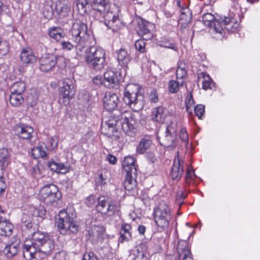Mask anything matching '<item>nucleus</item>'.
Listing matches in <instances>:
<instances>
[{
    "label": "nucleus",
    "mask_w": 260,
    "mask_h": 260,
    "mask_svg": "<svg viewBox=\"0 0 260 260\" xmlns=\"http://www.w3.org/2000/svg\"><path fill=\"white\" fill-rule=\"evenodd\" d=\"M72 39L76 44V54L79 56L85 55L87 64L95 70H101L105 66V52L101 48L90 46L93 37L87 30L84 23H75L71 30Z\"/></svg>",
    "instance_id": "f257e3e1"
},
{
    "label": "nucleus",
    "mask_w": 260,
    "mask_h": 260,
    "mask_svg": "<svg viewBox=\"0 0 260 260\" xmlns=\"http://www.w3.org/2000/svg\"><path fill=\"white\" fill-rule=\"evenodd\" d=\"M54 247V241L49 235L39 231L34 232L31 239L24 242L23 256L26 260H42L50 255Z\"/></svg>",
    "instance_id": "f03ea898"
},
{
    "label": "nucleus",
    "mask_w": 260,
    "mask_h": 260,
    "mask_svg": "<svg viewBox=\"0 0 260 260\" xmlns=\"http://www.w3.org/2000/svg\"><path fill=\"white\" fill-rule=\"evenodd\" d=\"M76 215L75 211L71 208L61 210L55 218V224L58 231L62 235L68 233H76L79 230V226L74 222Z\"/></svg>",
    "instance_id": "7ed1b4c3"
},
{
    "label": "nucleus",
    "mask_w": 260,
    "mask_h": 260,
    "mask_svg": "<svg viewBox=\"0 0 260 260\" xmlns=\"http://www.w3.org/2000/svg\"><path fill=\"white\" fill-rule=\"evenodd\" d=\"M143 96L141 89L137 84H130L125 88L123 101L133 111L137 112L143 107Z\"/></svg>",
    "instance_id": "20e7f679"
},
{
    "label": "nucleus",
    "mask_w": 260,
    "mask_h": 260,
    "mask_svg": "<svg viewBox=\"0 0 260 260\" xmlns=\"http://www.w3.org/2000/svg\"><path fill=\"white\" fill-rule=\"evenodd\" d=\"M155 221L161 230H166L171 219V209L164 201H161L154 210Z\"/></svg>",
    "instance_id": "39448f33"
},
{
    "label": "nucleus",
    "mask_w": 260,
    "mask_h": 260,
    "mask_svg": "<svg viewBox=\"0 0 260 260\" xmlns=\"http://www.w3.org/2000/svg\"><path fill=\"white\" fill-rule=\"evenodd\" d=\"M96 210L102 215L111 216L115 214H119V206L108 197L101 196L98 197Z\"/></svg>",
    "instance_id": "423d86ee"
},
{
    "label": "nucleus",
    "mask_w": 260,
    "mask_h": 260,
    "mask_svg": "<svg viewBox=\"0 0 260 260\" xmlns=\"http://www.w3.org/2000/svg\"><path fill=\"white\" fill-rule=\"evenodd\" d=\"M57 64L59 67H65V59L61 56H56L53 54H46L40 60L41 71L48 72L52 71L54 66Z\"/></svg>",
    "instance_id": "0eeeda50"
},
{
    "label": "nucleus",
    "mask_w": 260,
    "mask_h": 260,
    "mask_svg": "<svg viewBox=\"0 0 260 260\" xmlns=\"http://www.w3.org/2000/svg\"><path fill=\"white\" fill-rule=\"evenodd\" d=\"M62 85L58 88L59 102L64 105L70 103L75 93V89L72 80L69 78L64 79L62 83Z\"/></svg>",
    "instance_id": "6e6552de"
},
{
    "label": "nucleus",
    "mask_w": 260,
    "mask_h": 260,
    "mask_svg": "<svg viewBox=\"0 0 260 260\" xmlns=\"http://www.w3.org/2000/svg\"><path fill=\"white\" fill-rule=\"evenodd\" d=\"M60 197L57 186L52 184L44 186L40 191V200L48 205L56 202Z\"/></svg>",
    "instance_id": "1a4fd4ad"
},
{
    "label": "nucleus",
    "mask_w": 260,
    "mask_h": 260,
    "mask_svg": "<svg viewBox=\"0 0 260 260\" xmlns=\"http://www.w3.org/2000/svg\"><path fill=\"white\" fill-rule=\"evenodd\" d=\"M120 121L123 132L128 136H134L136 129L134 125L136 122L134 115L129 112L125 111L120 115Z\"/></svg>",
    "instance_id": "9d476101"
},
{
    "label": "nucleus",
    "mask_w": 260,
    "mask_h": 260,
    "mask_svg": "<svg viewBox=\"0 0 260 260\" xmlns=\"http://www.w3.org/2000/svg\"><path fill=\"white\" fill-rule=\"evenodd\" d=\"M135 21L137 23L136 29L138 34L144 40H150L153 36L151 31L153 27V24L140 17L136 18Z\"/></svg>",
    "instance_id": "9b49d317"
},
{
    "label": "nucleus",
    "mask_w": 260,
    "mask_h": 260,
    "mask_svg": "<svg viewBox=\"0 0 260 260\" xmlns=\"http://www.w3.org/2000/svg\"><path fill=\"white\" fill-rule=\"evenodd\" d=\"M202 21L205 25L211 27L213 31L217 35L216 37L221 38L223 37L224 31L221 22L215 20V17L211 13H206L203 15Z\"/></svg>",
    "instance_id": "f8f14e48"
},
{
    "label": "nucleus",
    "mask_w": 260,
    "mask_h": 260,
    "mask_svg": "<svg viewBox=\"0 0 260 260\" xmlns=\"http://www.w3.org/2000/svg\"><path fill=\"white\" fill-rule=\"evenodd\" d=\"M161 145L166 147H175L177 145V130L173 123L166 127L165 136L161 140Z\"/></svg>",
    "instance_id": "ddd939ff"
},
{
    "label": "nucleus",
    "mask_w": 260,
    "mask_h": 260,
    "mask_svg": "<svg viewBox=\"0 0 260 260\" xmlns=\"http://www.w3.org/2000/svg\"><path fill=\"white\" fill-rule=\"evenodd\" d=\"M100 20L103 21L104 24L108 28H111L113 30H116L120 24L118 16L114 14L112 12L109 11V10L101 16Z\"/></svg>",
    "instance_id": "4468645a"
},
{
    "label": "nucleus",
    "mask_w": 260,
    "mask_h": 260,
    "mask_svg": "<svg viewBox=\"0 0 260 260\" xmlns=\"http://www.w3.org/2000/svg\"><path fill=\"white\" fill-rule=\"evenodd\" d=\"M119 100L116 94L111 92H107L103 99L104 108L107 111L114 110L118 106Z\"/></svg>",
    "instance_id": "2eb2a0df"
},
{
    "label": "nucleus",
    "mask_w": 260,
    "mask_h": 260,
    "mask_svg": "<svg viewBox=\"0 0 260 260\" xmlns=\"http://www.w3.org/2000/svg\"><path fill=\"white\" fill-rule=\"evenodd\" d=\"M103 84L109 88H117L119 84L117 73L112 70L106 71L104 74Z\"/></svg>",
    "instance_id": "dca6fc26"
},
{
    "label": "nucleus",
    "mask_w": 260,
    "mask_h": 260,
    "mask_svg": "<svg viewBox=\"0 0 260 260\" xmlns=\"http://www.w3.org/2000/svg\"><path fill=\"white\" fill-rule=\"evenodd\" d=\"M184 162L179 157L178 154L175 157L170 174L173 180H179L183 172Z\"/></svg>",
    "instance_id": "f3484780"
},
{
    "label": "nucleus",
    "mask_w": 260,
    "mask_h": 260,
    "mask_svg": "<svg viewBox=\"0 0 260 260\" xmlns=\"http://www.w3.org/2000/svg\"><path fill=\"white\" fill-rule=\"evenodd\" d=\"M16 135L19 137L23 139L28 140L32 137V133L34 129L32 127L24 124H19L15 127L14 129Z\"/></svg>",
    "instance_id": "a211bd4d"
},
{
    "label": "nucleus",
    "mask_w": 260,
    "mask_h": 260,
    "mask_svg": "<svg viewBox=\"0 0 260 260\" xmlns=\"http://www.w3.org/2000/svg\"><path fill=\"white\" fill-rule=\"evenodd\" d=\"M115 55L118 64L122 67L126 69L127 64L131 61L132 58L127 51L123 48H120L115 51Z\"/></svg>",
    "instance_id": "6ab92c4d"
},
{
    "label": "nucleus",
    "mask_w": 260,
    "mask_h": 260,
    "mask_svg": "<svg viewBox=\"0 0 260 260\" xmlns=\"http://www.w3.org/2000/svg\"><path fill=\"white\" fill-rule=\"evenodd\" d=\"M54 11L61 17L68 16L71 11V4L65 0L59 1L55 4Z\"/></svg>",
    "instance_id": "aec40b11"
},
{
    "label": "nucleus",
    "mask_w": 260,
    "mask_h": 260,
    "mask_svg": "<svg viewBox=\"0 0 260 260\" xmlns=\"http://www.w3.org/2000/svg\"><path fill=\"white\" fill-rule=\"evenodd\" d=\"M177 251L179 260H193L190 250L185 241L178 243Z\"/></svg>",
    "instance_id": "412c9836"
},
{
    "label": "nucleus",
    "mask_w": 260,
    "mask_h": 260,
    "mask_svg": "<svg viewBox=\"0 0 260 260\" xmlns=\"http://www.w3.org/2000/svg\"><path fill=\"white\" fill-rule=\"evenodd\" d=\"M118 121V118L115 116H110L108 120L102 122V131L108 129L106 134L110 136L117 131L116 125Z\"/></svg>",
    "instance_id": "4be33fe9"
},
{
    "label": "nucleus",
    "mask_w": 260,
    "mask_h": 260,
    "mask_svg": "<svg viewBox=\"0 0 260 260\" xmlns=\"http://www.w3.org/2000/svg\"><path fill=\"white\" fill-rule=\"evenodd\" d=\"M20 58L23 63L26 64L34 63L36 60L33 51L29 47L24 48L21 50Z\"/></svg>",
    "instance_id": "5701e85b"
},
{
    "label": "nucleus",
    "mask_w": 260,
    "mask_h": 260,
    "mask_svg": "<svg viewBox=\"0 0 260 260\" xmlns=\"http://www.w3.org/2000/svg\"><path fill=\"white\" fill-rule=\"evenodd\" d=\"M19 242L11 240L7 243L3 249V252L8 258H12L18 252L19 248Z\"/></svg>",
    "instance_id": "b1692460"
},
{
    "label": "nucleus",
    "mask_w": 260,
    "mask_h": 260,
    "mask_svg": "<svg viewBox=\"0 0 260 260\" xmlns=\"http://www.w3.org/2000/svg\"><path fill=\"white\" fill-rule=\"evenodd\" d=\"M135 160L133 157L126 156L122 162V167L126 173L137 174V170L135 164Z\"/></svg>",
    "instance_id": "393cba45"
},
{
    "label": "nucleus",
    "mask_w": 260,
    "mask_h": 260,
    "mask_svg": "<svg viewBox=\"0 0 260 260\" xmlns=\"http://www.w3.org/2000/svg\"><path fill=\"white\" fill-rule=\"evenodd\" d=\"M152 145V140L150 136H146L142 138L136 147V152L139 154H144L149 149Z\"/></svg>",
    "instance_id": "a878e982"
},
{
    "label": "nucleus",
    "mask_w": 260,
    "mask_h": 260,
    "mask_svg": "<svg viewBox=\"0 0 260 260\" xmlns=\"http://www.w3.org/2000/svg\"><path fill=\"white\" fill-rule=\"evenodd\" d=\"M220 20L221 23H223L225 28L229 31H234L239 27V23L236 20L231 17L223 16L221 17Z\"/></svg>",
    "instance_id": "bb28decb"
},
{
    "label": "nucleus",
    "mask_w": 260,
    "mask_h": 260,
    "mask_svg": "<svg viewBox=\"0 0 260 260\" xmlns=\"http://www.w3.org/2000/svg\"><path fill=\"white\" fill-rule=\"evenodd\" d=\"M89 236L92 240L101 241L103 239L104 229L100 225H92L88 231Z\"/></svg>",
    "instance_id": "cd10ccee"
},
{
    "label": "nucleus",
    "mask_w": 260,
    "mask_h": 260,
    "mask_svg": "<svg viewBox=\"0 0 260 260\" xmlns=\"http://www.w3.org/2000/svg\"><path fill=\"white\" fill-rule=\"evenodd\" d=\"M11 161V154L6 148H0V167L5 170Z\"/></svg>",
    "instance_id": "c85d7f7f"
},
{
    "label": "nucleus",
    "mask_w": 260,
    "mask_h": 260,
    "mask_svg": "<svg viewBox=\"0 0 260 260\" xmlns=\"http://www.w3.org/2000/svg\"><path fill=\"white\" fill-rule=\"evenodd\" d=\"M48 167L51 170L61 174H64L69 171V167L63 163L50 161L48 163Z\"/></svg>",
    "instance_id": "c756f323"
},
{
    "label": "nucleus",
    "mask_w": 260,
    "mask_h": 260,
    "mask_svg": "<svg viewBox=\"0 0 260 260\" xmlns=\"http://www.w3.org/2000/svg\"><path fill=\"white\" fill-rule=\"evenodd\" d=\"M91 5V0H77L76 2V8L78 13L84 15L88 10L90 9Z\"/></svg>",
    "instance_id": "7c9ffc66"
},
{
    "label": "nucleus",
    "mask_w": 260,
    "mask_h": 260,
    "mask_svg": "<svg viewBox=\"0 0 260 260\" xmlns=\"http://www.w3.org/2000/svg\"><path fill=\"white\" fill-rule=\"evenodd\" d=\"M137 175V174L133 175L132 173H126L125 179L123 182V186L126 190L131 191L136 187V177Z\"/></svg>",
    "instance_id": "2f4dec72"
},
{
    "label": "nucleus",
    "mask_w": 260,
    "mask_h": 260,
    "mask_svg": "<svg viewBox=\"0 0 260 260\" xmlns=\"http://www.w3.org/2000/svg\"><path fill=\"white\" fill-rule=\"evenodd\" d=\"M49 37L56 41H59L65 36V32L59 27H51L48 29Z\"/></svg>",
    "instance_id": "473e14b6"
},
{
    "label": "nucleus",
    "mask_w": 260,
    "mask_h": 260,
    "mask_svg": "<svg viewBox=\"0 0 260 260\" xmlns=\"http://www.w3.org/2000/svg\"><path fill=\"white\" fill-rule=\"evenodd\" d=\"M166 110L162 107L154 108L152 110V119L158 122H163L165 118Z\"/></svg>",
    "instance_id": "72a5a7b5"
},
{
    "label": "nucleus",
    "mask_w": 260,
    "mask_h": 260,
    "mask_svg": "<svg viewBox=\"0 0 260 260\" xmlns=\"http://www.w3.org/2000/svg\"><path fill=\"white\" fill-rule=\"evenodd\" d=\"M47 147L45 144H42L40 145L31 149V154L35 159L46 156Z\"/></svg>",
    "instance_id": "f704fd0d"
},
{
    "label": "nucleus",
    "mask_w": 260,
    "mask_h": 260,
    "mask_svg": "<svg viewBox=\"0 0 260 260\" xmlns=\"http://www.w3.org/2000/svg\"><path fill=\"white\" fill-rule=\"evenodd\" d=\"M13 229V225L9 221H0V235L10 236L12 233Z\"/></svg>",
    "instance_id": "c9c22d12"
},
{
    "label": "nucleus",
    "mask_w": 260,
    "mask_h": 260,
    "mask_svg": "<svg viewBox=\"0 0 260 260\" xmlns=\"http://www.w3.org/2000/svg\"><path fill=\"white\" fill-rule=\"evenodd\" d=\"M131 226L129 224L124 223L122 225L120 232V236L119 238V242L123 243L125 240H128L131 238Z\"/></svg>",
    "instance_id": "e433bc0d"
},
{
    "label": "nucleus",
    "mask_w": 260,
    "mask_h": 260,
    "mask_svg": "<svg viewBox=\"0 0 260 260\" xmlns=\"http://www.w3.org/2000/svg\"><path fill=\"white\" fill-rule=\"evenodd\" d=\"M180 16L179 23L182 27H185L186 25L190 22L191 16L190 12L187 9H184L181 11Z\"/></svg>",
    "instance_id": "4c0bfd02"
},
{
    "label": "nucleus",
    "mask_w": 260,
    "mask_h": 260,
    "mask_svg": "<svg viewBox=\"0 0 260 260\" xmlns=\"http://www.w3.org/2000/svg\"><path fill=\"white\" fill-rule=\"evenodd\" d=\"M9 101L12 106L18 107L23 103L24 99L21 93L11 92Z\"/></svg>",
    "instance_id": "58836bf2"
},
{
    "label": "nucleus",
    "mask_w": 260,
    "mask_h": 260,
    "mask_svg": "<svg viewBox=\"0 0 260 260\" xmlns=\"http://www.w3.org/2000/svg\"><path fill=\"white\" fill-rule=\"evenodd\" d=\"M109 172L106 170H102L98 172L95 178V182L98 185L102 186L107 183L108 179Z\"/></svg>",
    "instance_id": "ea45409f"
},
{
    "label": "nucleus",
    "mask_w": 260,
    "mask_h": 260,
    "mask_svg": "<svg viewBox=\"0 0 260 260\" xmlns=\"http://www.w3.org/2000/svg\"><path fill=\"white\" fill-rule=\"evenodd\" d=\"M53 2L52 0H46L44 5L43 13L44 16L47 18L52 17L53 14L52 8Z\"/></svg>",
    "instance_id": "a19ab883"
},
{
    "label": "nucleus",
    "mask_w": 260,
    "mask_h": 260,
    "mask_svg": "<svg viewBox=\"0 0 260 260\" xmlns=\"http://www.w3.org/2000/svg\"><path fill=\"white\" fill-rule=\"evenodd\" d=\"M91 7L95 11V17H98L99 19H101V16L105 14L106 12L109 10V6H106L105 5H97L96 4H91Z\"/></svg>",
    "instance_id": "79ce46f5"
},
{
    "label": "nucleus",
    "mask_w": 260,
    "mask_h": 260,
    "mask_svg": "<svg viewBox=\"0 0 260 260\" xmlns=\"http://www.w3.org/2000/svg\"><path fill=\"white\" fill-rule=\"evenodd\" d=\"M25 89V84L22 81L15 82L11 87V92L22 93Z\"/></svg>",
    "instance_id": "37998d69"
},
{
    "label": "nucleus",
    "mask_w": 260,
    "mask_h": 260,
    "mask_svg": "<svg viewBox=\"0 0 260 260\" xmlns=\"http://www.w3.org/2000/svg\"><path fill=\"white\" fill-rule=\"evenodd\" d=\"M201 77L203 79L202 81V88L205 90L211 89V84H212L211 79L209 75L205 73L201 74Z\"/></svg>",
    "instance_id": "c03bdc74"
},
{
    "label": "nucleus",
    "mask_w": 260,
    "mask_h": 260,
    "mask_svg": "<svg viewBox=\"0 0 260 260\" xmlns=\"http://www.w3.org/2000/svg\"><path fill=\"white\" fill-rule=\"evenodd\" d=\"M10 50V45L6 40H2L0 37V55H7Z\"/></svg>",
    "instance_id": "a18cd8bd"
},
{
    "label": "nucleus",
    "mask_w": 260,
    "mask_h": 260,
    "mask_svg": "<svg viewBox=\"0 0 260 260\" xmlns=\"http://www.w3.org/2000/svg\"><path fill=\"white\" fill-rule=\"evenodd\" d=\"M183 81L181 82L175 80H170L168 83V88L169 91L172 93H176L179 88V86H182Z\"/></svg>",
    "instance_id": "49530a36"
},
{
    "label": "nucleus",
    "mask_w": 260,
    "mask_h": 260,
    "mask_svg": "<svg viewBox=\"0 0 260 260\" xmlns=\"http://www.w3.org/2000/svg\"><path fill=\"white\" fill-rule=\"evenodd\" d=\"M194 104L193 96L191 92L188 93L185 100L186 110L189 114L192 113L191 107Z\"/></svg>",
    "instance_id": "de8ad7c7"
},
{
    "label": "nucleus",
    "mask_w": 260,
    "mask_h": 260,
    "mask_svg": "<svg viewBox=\"0 0 260 260\" xmlns=\"http://www.w3.org/2000/svg\"><path fill=\"white\" fill-rule=\"evenodd\" d=\"M27 218V216L26 215H23L21 219V227L22 229H24V230L30 229L31 228L32 226L30 218H28L27 220H24V218Z\"/></svg>",
    "instance_id": "09e8293b"
},
{
    "label": "nucleus",
    "mask_w": 260,
    "mask_h": 260,
    "mask_svg": "<svg viewBox=\"0 0 260 260\" xmlns=\"http://www.w3.org/2000/svg\"><path fill=\"white\" fill-rule=\"evenodd\" d=\"M194 113L199 119H201L202 116L205 112V106L203 105H198L194 108Z\"/></svg>",
    "instance_id": "8fccbe9b"
},
{
    "label": "nucleus",
    "mask_w": 260,
    "mask_h": 260,
    "mask_svg": "<svg viewBox=\"0 0 260 260\" xmlns=\"http://www.w3.org/2000/svg\"><path fill=\"white\" fill-rule=\"evenodd\" d=\"M135 48L140 52L143 53L145 51V43L143 40H138L135 42Z\"/></svg>",
    "instance_id": "3c124183"
},
{
    "label": "nucleus",
    "mask_w": 260,
    "mask_h": 260,
    "mask_svg": "<svg viewBox=\"0 0 260 260\" xmlns=\"http://www.w3.org/2000/svg\"><path fill=\"white\" fill-rule=\"evenodd\" d=\"M96 201L98 202V197L97 198L95 195L91 194L86 198L85 203L88 206H91L94 205Z\"/></svg>",
    "instance_id": "603ef678"
},
{
    "label": "nucleus",
    "mask_w": 260,
    "mask_h": 260,
    "mask_svg": "<svg viewBox=\"0 0 260 260\" xmlns=\"http://www.w3.org/2000/svg\"><path fill=\"white\" fill-rule=\"evenodd\" d=\"M61 45L63 49L70 51L74 48H75L76 44L75 43V45H74L69 41H61Z\"/></svg>",
    "instance_id": "864d4df0"
},
{
    "label": "nucleus",
    "mask_w": 260,
    "mask_h": 260,
    "mask_svg": "<svg viewBox=\"0 0 260 260\" xmlns=\"http://www.w3.org/2000/svg\"><path fill=\"white\" fill-rule=\"evenodd\" d=\"M180 138L182 141L186 143V144H188V135L185 128H183L180 130Z\"/></svg>",
    "instance_id": "5fc2aeb1"
},
{
    "label": "nucleus",
    "mask_w": 260,
    "mask_h": 260,
    "mask_svg": "<svg viewBox=\"0 0 260 260\" xmlns=\"http://www.w3.org/2000/svg\"><path fill=\"white\" fill-rule=\"evenodd\" d=\"M7 187L6 179L3 176L0 175V195H2Z\"/></svg>",
    "instance_id": "6e6d98bb"
},
{
    "label": "nucleus",
    "mask_w": 260,
    "mask_h": 260,
    "mask_svg": "<svg viewBox=\"0 0 260 260\" xmlns=\"http://www.w3.org/2000/svg\"><path fill=\"white\" fill-rule=\"evenodd\" d=\"M46 210L43 206H39L38 208L35 209V213L37 216L43 218L46 214Z\"/></svg>",
    "instance_id": "4d7b16f0"
},
{
    "label": "nucleus",
    "mask_w": 260,
    "mask_h": 260,
    "mask_svg": "<svg viewBox=\"0 0 260 260\" xmlns=\"http://www.w3.org/2000/svg\"><path fill=\"white\" fill-rule=\"evenodd\" d=\"M27 105L32 107H35L38 103V99L36 97L28 96L27 99Z\"/></svg>",
    "instance_id": "13d9d810"
},
{
    "label": "nucleus",
    "mask_w": 260,
    "mask_h": 260,
    "mask_svg": "<svg viewBox=\"0 0 260 260\" xmlns=\"http://www.w3.org/2000/svg\"><path fill=\"white\" fill-rule=\"evenodd\" d=\"M82 260H98V259L93 253L89 252L84 254Z\"/></svg>",
    "instance_id": "bf43d9fd"
},
{
    "label": "nucleus",
    "mask_w": 260,
    "mask_h": 260,
    "mask_svg": "<svg viewBox=\"0 0 260 260\" xmlns=\"http://www.w3.org/2000/svg\"><path fill=\"white\" fill-rule=\"evenodd\" d=\"M149 98L150 100L153 103H155L158 102V96H157V94H156V92L155 90H152L150 92V93L149 94Z\"/></svg>",
    "instance_id": "052dcab7"
},
{
    "label": "nucleus",
    "mask_w": 260,
    "mask_h": 260,
    "mask_svg": "<svg viewBox=\"0 0 260 260\" xmlns=\"http://www.w3.org/2000/svg\"><path fill=\"white\" fill-rule=\"evenodd\" d=\"M187 75L186 70H177L176 77L177 79L182 80L183 78L185 77Z\"/></svg>",
    "instance_id": "680f3d73"
},
{
    "label": "nucleus",
    "mask_w": 260,
    "mask_h": 260,
    "mask_svg": "<svg viewBox=\"0 0 260 260\" xmlns=\"http://www.w3.org/2000/svg\"><path fill=\"white\" fill-rule=\"evenodd\" d=\"M54 257L55 260H67L66 257V254L64 251H61L56 253Z\"/></svg>",
    "instance_id": "e2e57ef3"
},
{
    "label": "nucleus",
    "mask_w": 260,
    "mask_h": 260,
    "mask_svg": "<svg viewBox=\"0 0 260 260\" xmlns=\"http://www.w3.org/2000/svg\"><path fill=\"white\" fill-rule=\"evenodd\" d=\"M91 4H96L97 5H102L106 6H109V0H93Z\"/></svg>",
    "instance_id": "0e129e2a"
},
{
    "label": "nucleus",
    "mask_w": 260,
    "mask_h": 260,
    "mask_svg": "<svg viewBox=\"0 0 260 260\" xmlns=\"http://www.w3.org/2000/svg\"><path fill=\"white\" fill-rule=\"evenodd\" d=\"M107 159L109 161V162L112 165L115 164L117 162L116 157L111 154L108 155Z\"/></svg>",
    "instance_id": "69168bd1"
},
{
    "label": "nucleus",
    "mask_w": 260,
    "mask_h": 260,
    "mask_svg": "<svg viewBox=\"0 0 260 260\" xmlns=\"http://www.w3.org/2000/svg\"><path fill=\"white\" fill-rule=\"evenodd\" d=\"M177 69L181 70H186V66L182 61H179L178 63Z\"/></svg>",
    "instance_id": "338daca9"
},
{
    "label": "nucleus",
    "mask_w": 260,
    "mask_h": 260,
    "mask_svg": "<svg viewBox=\"0 0 260 260\" xmlns=\"http://www.w3.org/2000/svg\"><path fill=\"white\" fill-rule=\"evenodd\" d=\"M185 198V196L182 192H179L177 193V199L180 200L181 202H182L184 199Z\"/></svg>",
    "instance_id": "774afa93"
}]
</instances>
